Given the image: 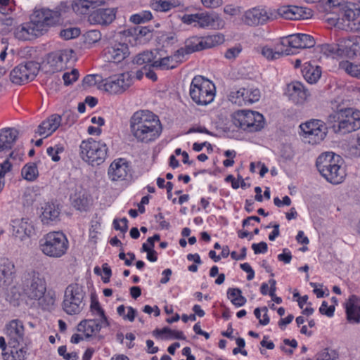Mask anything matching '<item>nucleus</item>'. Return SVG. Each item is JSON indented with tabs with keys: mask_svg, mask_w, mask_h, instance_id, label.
I'll list each match as a JSON object with an SVG mask.
<instances>
[{
	"mask_svg": "<svg viewBox=\"0 0 360 360\" xmlns=\"http://www.w3.org/2000/svg\"><path fill=\"white\" fill-rule=\"evenodd\" d=\"M129 127L133 137L138 142L146 143L157 140L162 131L158 116L146 110H137L131 115Z\"/></svg>",
	"mask_w": 360,
	"mask_h": 360,
	"instance_id": "obj_1",
	"label": "nucleus"
},
{
	"mask_svg": "<svg viewBox=\"0 0 360 360\" xmlns=\"http://www.w3.org/2000/svg\"><path fill=\"white\" fill-rule=\"evenodd\" d=\"M60 20L58 11L42 8L34 12L31 20L15 28V37L22 41L32 40L43 34Z\"/></svg>",
	"mask_w": 360,
	"mask_h": 360,
	"instance_id": "obj_2",
	"label": "nucleus"
},
{
	"mask_svg": "<svg viewBox=\"0 0 360 360\" xmlns=\"http://www.w3.org/2000/svg\"><path fill=\"white\" fill-rule=\"evenodd\" d=\"M342 164V158L333 152H326L321 154L316 163L322 176L333 184L342 183L346 176Z\"/></svg>",
	"mask_w": 360,
	"mask_h": 360,
	"instance_id": "obj_3",
	"label": "nucleus"
},
{
	"mask_svg": "<svg viewBox=\"0 0 360 360\" xmlns=\"http://www.w3.org/2000/svg\"><path fill=\"white\" fill-rule=\"evenodd\" d=\"M329 118L337 122L334 129L338 133L346 134L360 129V110L357 109L337 108V110Z\"/></svg>",
	"mask_w": 360,
	"mask_h": 360,
	"instance_id": "obj_4",
	"label": "nucleus"
},
{
	"mask_svg": "<svg viewBox=\"0 0 360 360\" xmlns=\"http://www.w3.org/2000/svg\"><path fill=\"white\" fill-rule=\"evenodd\" d=\"M108 146L103 141L92 138L83 140L79 145V156L83 161L91 165H100L108 156Z\"/></svg>",
	"mask_w": 360,
	"mask_h": 360,
	"instance_id": "obj_5",
	"label": "nucleus"
},
{
	"mask_svg": "<svg viewBox=\"0 0 360 360\" xmlns=\"http://www.w3.org/2000/svg\"><path fill=\"white\" fill-rule=\"evenodd\" d=\"M189 95L197 105H207L214 101L215 86L201 75L195 76L190 84Z\"/></svg>",
	"mask_w": 360,
	"mask_h": 360,
	"instance_id": "obj_6",
	"label": "nucleus"
},
{
	"mask_svg": "<svg viewBox=\"0 0 360 360\" xmlns=\"http://www.w3.org/2000/svg\"><path fill=\"white\" fill-rule=\"evenodd\" d=\"M40 250L46 256L58 258L66 252L68 240L60 231H52L44 235L39 240Z\"/></svg>",
	"mask_w": 360,
	"mask_h": 360,
	"instance_id": "obj_7",
	"label": "nucleus"
},
{
	"mask_svg": "<svg viewBox=\"0 0 360 360\" xmlns=\"http://www.w3.org/2000/svg\"><path fill=\"white\" fill-rule=\"evenodd\" d=\"M86 292L84 287L78 283L68 285L64 292L63 309L69 315L79 314L84 307Z\"/></svg>",
	"mask_w": 360,
	"mask_h": 360,
	"instance_id": "obj_8",
	"label": "nucleus"
},
{
	"mask_svg": "<svg viewBox=\"0 0 360 360\" xmlns=\"http://www.w3.org/2000/svg\"><path fill=\"white\" fill-rule=\"evenodd\" d=\"M26 294L30 299L37 301L43 309L49 310L55 304V295L51 292H46L45 281L39 277L32 278L30 285L26 290Z\"/></svg>",
	"mask_w": 360,
	"mask_h": 360,
	"instance_id": "obj_9",
	"label": "nucleus"
},
{
	"mask_svg": "<svg viewBox=\"0 0 360 360\" xmlns=\"http://www.w3.org/2000/svg\"><path fill=\"white\" fill-rule=\"evenodd\" d=\"M233 118L236 126L250 131H259L264 124L263 115L256 111L238 110L233 114Z\"/></svg>",
	"mask_w": 360,
	"mask_h": 360,
	"instance_id": "obj_10",
	"label": "nucleus"
},
{
	"mask_svg": "<svg viewBox=\"0 0 360 360\" xmlns=\"http://www.w3.org/2000/svg\"><path fill=\"white\" fill-rule=\"evenodd\" d=\"M302 132V138L309 144H317L322 141L327 134L325 123L319 120H312L300 126Z\"/></svg>",
	"mask_w": 360,
	"mask_h": 360,
	"instance_id": "obj_11",
	"label": "nucleus"
},
{
	"mask_svg": "<svg viewBox=\"0 0 360 360\" xmlns=\"http://www.w3.org/2000/svg\"><path fill=\"white\" fill-rule=\"evenodd\" d=\"M38 63L28 61L15 67L10 73L11 81L16 84H22L33 80L39 71Z\"/></svg>",
	"mask_w": 360,
	"mask_h": 360,
	"instance_id": "obj_12",
	"label": "nucleus"
},
{
	"mask_svg": "<svg viewBox=\"0 0 360 360\" xmlns=\"http://www.w3.org/2000/svg\"><path fill=\"white\" fill-rule=\"evenodd\" d=\"M131 83L132 78L130 73L123 72L103 80V88L110 94H121L131 85Z\"/></svg>",
	"mask_w": 360,
	"mask_h": 360,
	"instance_id": "obj_13",
	"label": "nucleus"
},
{
	"mask_svg": "<svg viewBox=\"0 0 360 360\" xmlns=\"http://www.w3.org/2000/svg\"><path fill=\"white\" fill-rule=\"evenodd\" d=\"M63 118L69 120V124H72L75 120L74 114L70 112H65L62 116L58 114H53L39 125L36 133L44 138L48 137L62 124Z\"/></svg>",
	"mask_w": 360,
	"mask_h": 360,
	"instance_id": "obj_14",
	"label": "nucleus"
},
{
	"mask_svg": "<svg viewBox=\"0 0 360 360\" xmlns=\"http://www.w3.org/2000/svg\"><path fill=\"white\" fill-rule=\"evenodd\" d=\"M261 97L260 91L253 88H240L232 90L229 95V100L239 106L246 105L257 102Z\"/></svg>",
	"mask_w": 360,
	"mask_h": 360,
	"instance_id": "obj_15",
	"label": "nucleus"
},
{
	"mask_svg": "<svg viewBox=\"0 0 360 360\" xmlns=\"http://www.w3.org/2000/svg\"><path fill=\"white\" fill-rule=\"evenodd\" d=\"M131 176L129 162L124 158H117L110 165L108 176L111 181H123Z\"/></svg>",
	"mask_w": 360,
	"mask_h": 360,
	"instance_id": "obj_16",
	"label": "nucleus"
},
{
	"mask_svg": "<svg viewBox=\"0 0 360 360\" xmlns=\"http://www.w3.org/2000/svg\"><path fill=\"white\" fill-rule=\"evenodd\" d=\"M72 54L73 51L71 49L60 50L49 53L46 59L47 71L55 72L63 70L72 58Z\"/></svg>",
	"mask_w": 360,
	"mask_h": 360,
	"instance_id": "obj_17",
	"label": "nucleus"
},
{
	"mask_svg": "<svg viewBox=\"0 0 360 360\" xmlns=\"http://www.w3.org/2000/svg\"><path fill=\"white\" fill-rule=\"evenodd\" d=\"M271 15L272 13L269 10L258 6L245 11L240 20L248 26H257L267 22Z\"/></svg>",
	"mask_w": 360,
	"mask_h": 360,
	"instance_id": "obj_18",
	"label": "nucleus"
},
{
	"mask_svg": "<svg viewBox=\"0 0 360 360\" xmlns=\"http://www.w3.org/2000/svg\"><path fill=\"white\" fill-rule=\"evenodd\" d=\"M5 335L8 340V345H23L25 340L23 323L18 319L11 321L6 326Z\"/></svg>",
	"mask_w": 360,
	"mask_h": 360,
	"instance_id": "obj_19",
	"label": "nucleus"
},
{
	"mask_svg": "<svg viewBox=\"0 0 360 360\" xmlns=\"http://www.w3.org/2000/svg\"><path fill=\"white\" fill-rule=\"evenodd\" d=\"M277 13L281 18L291 20L308 19L313 15L310 8L292 5H285L279 7Z\"/></svg>",
	"mask_w": 360,
	"mask_h": 360,
	"instance_id": "obj_20",
	"label": "nucleus"
},
{
	"mask_svg": "<svg viewBox=\"0 0 360 360\" xmlns=\"http://www.w3.org/2000/svg\"><path fill=\"white\" fill-rule=\"evenodd\" d=\"M116 11V8H98L89 15L88 20L91 25H108L115 19Z\"/></svg>",
	"mask_w": 360,
	"mask_h": 360,
	"instance_id": "obj_21",
	"label": "nucleus"
},
{
	"mask_svg": "<svg viewBox=\"0 0 360 360\" xmlns=\"http://www.w3.org/2000/svg\"><path fill=\"white\" fill-rule=\"evenodd\" d=\"M129 54V48L125 43H117L109 47L105 51V58L110 63H120Z\"/></svg>",
	"mask_w": 360,
	"mask_h": 360,
	"instance_id": "obj_22",
	"label": "nucleus"
},
{
	"mask_svg": "<svg viewBox=\"0 0 360 360\" xmlns=\"http://www.w3.org/2000/svg\"><path fill=\"white\" fill-rule=\"evenodd\" d=\"M184 60V58L177 50L173 55L154 59L151 66L156 69L167 70L176 68Z\"/></svg>",
	"mask_w": 360,
	"mask_h": 360,
	"instance_id": "obj_23",
	"label": "nucleus"
},
{
	"mask_svg": "<svg viewBox=\"0 0 360 360\" xmlns=\"http://www.w3.org/2000/svg\"><path fill=\"white\" fill-rule=\"evenodd\" d=\"M201 28L210 27L214 30H221L225 26V21L217 13H198V24Z\"/></svg>",
	"mask_w": 360,
	"mask_h": 360,
	"instance_id": "obj_24",
	"label": "nucleus"
},
{
	"mask_svg": "<svg viewBox=\"0 0 360 360\" xmlns=\"http://www.w3.org/2000/svg\"><path fill=\"white\" fill-rule=\"evenodd\" d=\"M257 51L268 60H277L291 53L288 49L283 48L279 41L275 44L274 47L269 45L260 46L257 48Z\"/></svg>",
	"mask_w": 360,
	"mask_h": 360,
	"instance_id": "obj_25",
	"label": "nucleus"
},
{
	"mask_svg": "<svg viewBox=\"0 0 360 360\" xmlns=\"http://www.w3.org/2000/svg\"><path fill=\"white\" fill-rule=\"evenodd\" d=\"M288 96L295 103H303L309 96V93L302 83L295 81L288 85Z\"/></svg>",
	"mask_w": 360,
	"mask_h": 360,
	"instance_id": "obj_26",
	"label": "nucleus"
},
{
	"mask_svg": "<svg viewBox=\"0 0 360 360\" xmlns=\"http://www.w3.org/2000/svg\"><path fill=\"white\" fill-rule=\"evenodd\" d=\"M18 136V131L15 128L0 129V153L11 149Z\"/></svg>",
	"mask_w": 360,
	"mask_h": 360,
	"instance_id": "obj_27",
	"label": "nucleus"
},
{
	"mask_svg": "<svg viewBox=\"0 0 360 360\" xmlns=\"http://www.w3.org/2000/svg\"><path fill=\"white\" fill-rule=\"evenodd\" d=\"M360 11L358 9H353L352 8H345L343 10L342 18H339L337 21V25L342 29L352 31V25L360 23L359 20L356 19V17L359 15Z\"/></svg>",
	"mask_w": 360,
	"mask_h": 360,
	"instance_id": "obj_28",
	"label": "nucleus"
},
{
	"mask_svg": "<svg viewBox=\"0 0 360 360\" xmlns=\"http://www.w3.org/2000/svg\"><path fill=\"white\" fill-rule=\"evenodd\" d=\"M346 314L349 322L358 323L360 321V299L352 295L346 302Z\"/></svg>",
	"mask_w": 360,
	"mask_h": 360,
	"instance_id": "obj_29",
	"label": "nucleus"
},
{
	"mask_svg": "<svg viewBox=\"0 0 360 360\" xmlns=\"http://www.w3.org/2000/svg\"><path fill=\"white\" fill-rule=\"evenodd\" d=\"M110 325L101 323L96 319H88L82 321L77 326V330L82 332L86 337H91L98 333L102 328H106Z\"/></svg>",
	"mask_w": 360,
	"mask_h": 360,
	"instance_id": "obj_30",
	"label": "nucleus"
},
{
	"mask_svg": "<svg viewBox=\"0 0 360 360\" xmlns=\"http://www.w3.org/2000/svg\"><path fill=\"white\" fill-rule=\"evenodd\" d=\"M41 219L43 224H50L58 219L60 209L55 203L46 202L41 207Z\"/></svg>",
	"mask_w": 360,
	"mask_h": 360,
	"instance_id": "obj_31",
	"label": "nucleus"
},
{
	"mask_svg": "<svg viewBox=\"0 0 360 360\" xmlns=\"http://www.w3.org/2000/svg\"><path fill=\"white\" fill-rule=\"evenodd\" d=\"M13 231L17 236L23 239L25 237H30L34 233V226L29 219L22 218L20 220L15 221L13 225Z\"/></svg>",
	"mask_w": 360,
	"mask_h": 360,
	"instance_id": "obj_32",
	"label": "nucleus"
},
{
	"mask_svg": "<svg viewBox=\"0 0 360 360\" xmlns=\"http://www.w3.org/2000/svg\"><path fill=\"white\" fill-rule=\"evenodd\" d=\"M340 57L353 58L357 56L354 37L342 38L339 39Z\"/></svg>",
	"mask_w": 360,
	"mask_h": 360,
	"instance_id": "obj_33",
	"label": "nucleus"
},
{
	"mask_svg": "<svg viewBox=\"0 0 360 360\" xmlns=\"http://www.w3.org/2000/svg\"><path fill=\"white\" fill-rule=\"evenodd\" d=\"M27 354V349L23 345H8L6 352H2L4 360H24Z\"/></svg>",
	"mask_w": 360,
	"mask_h": 360,
	"instance_id": "obj_34",
	"label": "nucleus"
},
{
	"mask_svg": "<svg viewBox=\"0 0 360 360\" xmlns=\"http://www.w3.org/2000/svg\"><path fill=\"white\" fill-rule=\"evenodd\" d=\"M202 50L201 37H192L186 41L185 46L178 51L185 60V57L193 52Z\"/></svg>",
	"mask_w": 360,
	"mask_h": 360,
	"instance_id": "obj_35",
	"label": "nucleus"
},
{
	"mask_svg": "<svg viewBox=\"0 0 360 360\" xmlns=\"http://www.w3.org/2000/svg\"><path fill=\"white\" fill-rule=\"evenodd\" d=\"M302 73L308 83L314 84L320 79L321 70L319 66L305 63L302 70Z\"/></svg>",
	"mask_w": 360,
	"mask_h": 360,
	"instance_id": "obj_36",
	"label": "nucleus"
},
{
	"mask_svg": "<svg viewBox=\"0 0 360 360\" xmlns=\"http://www.w3.org/2000/svg\"><path fill=\"white\" fill-rule=\"evenodd\" d=\"M150 8L158 12H167L172 8L179 6L175 0H152L150 4Z\"/></svg>",
	"mask_w": 360,
	"mask_h": 360,
	"instance_id": "obj_37",
	"label": "nucleus"
},
{
	"mask_svg": "<svg viewBox=\"0 0 360 360\" xmlns=\"http://www.w3.org/2000/svg\"><path fill=\"white\" fill-rule=\"evenodd\" d=\"M90 311L93 316L98 317L96 319L97 321H101L103 324L110 325V322L103 309L101 307L99 302L96 299H91Z\"/></svg>",
	"mask_w": 360,
	"mask_h": 360,
	"instance_id": "obj_38",
	"label": "nucleus"
},
{
	"mask_svg": "<svg viewBox=\"0 0 360 360\" xmlns=\"http://www.w3.org/2000/svg\"><path fill=\"white\" fill-rule=\"evenodd\" d=\"M227 297L236 307L245 304L247 300L242 295V291L238 288H231L227 290Z\"/></svg>",
	"mask_w": 360,
	"mask_h": 360,
	"instance_id": "obj_39",
	"label": "nucleus"
},
{
	"mask_svg": "<svg viewBox=\"0 0 360 360\" xmlns=\"http://www.w3.org/2000/svg\"><path fill=\"white\" fill-rule=\"evenodd\" d=\"M339 68L349 76L360 79V63L342 60L339 63Z\"/></svg>",
	"mask_w": 360,
	"mask_h": 360,
	"instance_id": "obj_40",
	"label": "nucleus"
},
{
	"mask_svg": "<svg viewBox=\"0 0 360 360\" xmlns=\"http://www.w3.org/2000/svg\"><path fill=\"white\" fill-rule=\"evenodd\" d=\"M22 177L28 181H34L39 176L37 165L34 162H28L21 169Z\"/></svg>",
	"mask_w": 360,
	"mask_h": 360,
	"instance_id": "obj_41",
	"label": "nucleus"
},
{
	"mask_svg": "<svg viewBox=\"0 0 360 360\" xmlns=\"http://www.w3.org/2000/svg\"><path fill=\"white\" fill-rule=\"evenodd\" d=\"M202 50L211 49L216 46L220 45L224 41V36L222 34H216L201 37Z\"/></svg>",
	"mask_w": 360,
	"mask_h": 360,
	"instance_id": "obj_42",
	"label": "nucleus"
},
{
	"mask_svg": "<svg viewBox=\"0 0 360 360\" xmlns=\"http://www.w3.org/2000/svg\"><path fill=\"white\" fill-rule=\"evenodd\" d=\"M15 274V265L7 258L0 259V281L2 278H8Z\"/></svg>",
	"mask_w": 360,
	"mask_h": 360,
	"instance_id": "obj_43",
	"label": "nucleus"
},
{
	"mask_svg": "<svg viewBox=\"0 0 360 360\" xmlns=\"http://www.w3.org/2000/svg\"><path fill=\"white\" fill-rule=\"evenodd\" d=\"M320 51L328 57H340L339 40L336 44H324L319 46Z\"/></svg>",
	"mask_w": 360,
	"mask_h": 360,
	"instance_id": "obj_44",
	"label": "nucleus"
},
{
	"mask_svg": "<svg viewBox=\"0 0 360 360\" xmlns=\"http://www.w3.org/2000/svg\"><path fill=\"white\" fill-rule=\"evenodd\" d=\"M71 6L77 15L87 14L91 8L89 0H73Z\"/></svg>",
	"mask_w": 360,
	"mask_h": 360,
	"instance_id": "obj_45",
	"label": "nucleus"
},
{
	"mask_svg": "<svg viewBox=\"0 0 360 360\" xmlns=\"http://www.w3.org/2000/svg\"><path fill=\"white\" fill-rule=\"evenodd\" d=\"M279 42L283 48H287L290 51V48L300 49L299 34H294L283 37Z\"/></svg>",
	"mask_w": 360,
	"mask_h": 360,
	"instance_id": "obj_46",
	"label": "nucleus"
},
{
	"mask_svg": "<svg viewBox=\"0 0 360 360\" xmlns=\"http://www.w3.org/2000/svg\"><path fill=\"white\" fill-rule=\"evenodd\" d=\"M339 354L335 349L324 348L319 351L315 357V360H338Z\"/></svg>",
	"mask_w": 360,
	"mask_h": 360,
	"instance_id": "obj_47",
	"label": "nucleus"
},
{
	"mask_svg": "<svg viewBox=\"0 0 360 360\" xmlns=\"http://www.w3.org/2000/svg\"><path fill=\"white\" fill-rule=\"evenodd\" d=\"M154 333L158 335H165L166 338L171 339L185 340L186 337L182 331L177 330H172L165 327L161 330H156Z\"/></svg>",
	"mask_w": 360,
	"mask_h": 360,
	"instance_id": "obj_48",
	"label": "nucleus"
},
{
	"mask_svg": "<svg viewBox=\"0 0 360 360\" xmlns=\"http://www.w3.org/2000/svg\"><path fill=\"white\" fill-rule=\"evenodd\" d=\"M152 17V13L149 11H143L131 15L130 21L134 24H141L150 20Z\"/></svg>",
	"mask_w": 360,
	"mask_h": 360,
	"instance_id": "obj_49",
	"label": "nucleus"
},
{
	"mask_svg": "<svg viewBox=\"0 0 360 360\" xmlns=\"http://www.w3.org/2000/svg\"><path fill=\"white\" fill-rule=\"evenodd\" d=\"M254 314L256 318L259 320V322L262 326H266L269 323V317L268 316V309L264 307L261 309L256 308L254 310Z\"/></svg>",
	"mask_w": 360,
	"mask_h": 360,
	"instance_id": "obj_50",
	"label": "nucleus"
},
{
	"mask_svg": "<svg viewBox=\"0 0 360 360\" xmlns=\"http://www.w3.org/2000/svg\"><path fill=\"white\" fill-rule=\"evenodd\" d=\"M11 168L12 165L8 160L0 163V191L4 188L5 185V176L7 173L11 172Z\"/></svg>",
	"mask_w": 360,
	"mask_h": 360,
	"instance_id": "obj_51",
	"label": "nucleus"
},
{
	"mask_svg": "<svg viewBox=\"0 0 360 360\" xmlns=\"http://www.w3.org/2000/svg\"><path fill=\"white\" fill-rule=\"evenodd\" d=\"M64 151V148L60 144H56L54 146H50L47 148V154L51 158V160L54 162L60 160V157L59 154Z\"/></svg>",
	"mask_w": 360,
	"mask_h": 360,
	"instance_id": "obj_52",
	"label": "nucleus"
},
{
	"mask_svg": "<svg viewBox=\"0 0 360 360\" xmlns=\"http://www.w3.org/2000/svg\"><path fill=\"white\" fill-rule=\"evenodd\" d=\"M242 51V45L240 44H236L226 50L224 57L229 60H235L241 53Z\"/></svg>",
	"mask_w": 360,
	"mask_h": 360,
	"instance_id": "obj_53",
	"label": "nucleus"
},
{
	"mask_svg": "<svg viewBox=\"0 0 360 360\" xmlns=\"http://www.w3.org/2000/svg\"><path fill=\"white\" fill-rule=\"evenodd\" d=\"M299 34L300 49H307L313 47L315 45V41L311 35L306 34Z\"/></svg>",
	"mask_w": 360,
	"mask_h": 360,
	"instance_id": "obj_54",
	"label": "nucleus"
},
{
	"mask_svg": "<svg viewBox=\"0 0 360 360\" xmlns=\"http://www.w3.org/2000/svg\"><path fill=\"white\" fill-rule=\"evenodd\" d=\"M80 34L79 29L77 27H68L63 29L60 32V36L65 39L69 40L78 37Z\"/></svg>",
	"mask_w": 360,
	"mask_h": 360,
	"instance_id": "obj_55",
	"label": "nucleus"
},
{
	"mask_svg": "<svg viewBox=\"0 0 360 360\" xmlns=\"http://www.w3.org/2000/svg\"><path fill=\"white\" fill-rule=\"evenodd\" d=\"M348 154L353 158L360 157V134H357L355 142L349 147Z\"/></svg>",
	"mask_w": 360,
	"mask_h": 360,
	"instance_id": "obj_56",
	"label": "nucleus"
},
{
	"mask_svg": "<svg viewBox=\"0 0 360 360\" xmlns=\"http://www.w3.org/2000/svg\"><path fill=\"white\" fill-rule=\"evenodd\" d=\"M79 77V72L76 69L72 70L71 72H65L63 75V79L65 85H70L77 80Z\"/></svg>",
	"mask_w": 360,
	"mask_h": 360,
	"instance_id": "obj_57",
	"label": "nucleus"
},
{
	"mask_svg": "<svg viewBox=\"0 0 360 360\" xmlns=\"http://www.w3.org/2000/svg\"><path fill=\"white\" fill-rule=\"evenodd\" d=\"M101 80V77L98 75H88L83 79V86L89 87L95 86Z\"/></svg>",
	"mask_w": 360,
	"mask_h": 360,
	"instance_id": "obj_58",
	"label": "nucleus"
},
{
	"mask_svg": "<svg viewBox=\"0 0 360 360\" xmlns=\"http://www.w3.org/2000/svg\"><path fill=\"white\" fill-rule=\"evenodd\" d=\"M113 226L116 230L124 233L128 229V220L125 217L120 219H114Z\"/></svg>",
	"mask_w": 360,
	"mask_h": 360,
	"instance_id": "obj_59",
	"label": "nucleus"
},
{
	"mask_svg": "<svg viewBox=\"0 0 360 360\" xmlns=\"http://www.w3.org/2000/svg\"><path fill=\"white\" fill-rule=\"evenodd\" d=\"M151 53L148 52H144L143 53H140L137 55L134 59V63L138 65H143L145 63H151Z\"/></svg>",
	"mask_w": 360,
	"mask_h": 360,
	"instance_id": "obj_60",
	"label": "nucleus"
},
{
	"mask_svg": "<svg viewBox=\"0 0 360 360\" xmlns=\"http://www.w3.org/2000/svg\"><path fill=\"white\" fill-rule=\"evenodd\" d=\"M319 311L321 314L332 317L334 314L335 307L333 305L328 306L327 302L323 301L319 308Z\"/></svg>",
	"mask_w": 360,
	"mask_h": 360,
	"instance_id": "obj_61",
	"label": "nucleus"
},
{
	"mask_svg": "<svg viewBox=\"0 0 360 360\" xmlns=\"http://www.w3.org/2000/svg\"><path fill=\"white\" fill-rule=\"evenodd\" d=\"M13 0H0V13L8 15L12 11Z\"/></svg>",
	"mask_w": 360,
	"mask_h": 360,
	"instance_id": "obj_62",
	"label": "nucleus"
},
{
	"mask_svg": "<svg viewBox=\"0 0 360 360\" xmlns=\"http://www.w3.org/2000/svg\"><path fill=\"white\" fill-rule=\"evenodd\" d=\"M150 32V30L147 27H136L130 31V33L136 36V39L145 37Z\"/></svg>",
	"mask_w": 360,
	"mask_h": 360,
	"instance_id": "obj_63",
	"label": "nucleus"
},
{
	"mask_svg": "<svg viewBox=\"0 0 360 360\" xmlns=\"http://www.w3.org/2000/svg\"><path fill=\"white\" fill-rule=\"evenodd\" d=\"M203 6L207 8H217L222 6L223 0H200Z\"/></svg>",
	"mask_w": 360,
	"mask_h": 360,
	"instance_id": "obj_64",
	"label": "nucleus"
}]
</instances>
